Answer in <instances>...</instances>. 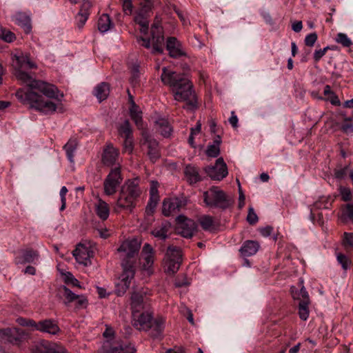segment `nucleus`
<instances>
[{"instance_id": "f704fd0d", "label": "nucleus", "mask_w": 353, "mask_h": 353, "mask_svg": "<svg viewBox=\"0 0 353 353\" xmlns=\"http://www.w3.org/2000/svg\"><path fill=\"white\" fill-rule=\"evenodd\" d=\"M78 143L77 139H70L63 146L68 160L72 163L74 161V152L77 150Z\"/></svg>"}, {"instance_id": "ddd939ff", "label": "nucleus", "mask_w": 353, "mask_h": 353, "mask_svg": "<svg viewBox=\"0 0 353 353\" xmlns=\"http://www.w3.org/2000/svg\"><path fill=\"white\" fill-rule=\"evenodd\" d=\"M0 336L8 342L19 345L27 336L25 330L17 327H8L0 330Z\"/></svg>"}, {"instance_id": "c85d7f7f", "label": "nucleus", "mask_w": 353, "mask_h": 353, "mask_svg": "<svg viewBox=\"0 0 353 353\" xmlns=\"http://www.w3.org/2000/svg\"><path fill=\"white\" fill-rule=\"evenodd\" d=\"M95 212L97 215L103 221L108 219L110 215L109 205L101 198H98L95 203Z\"/></svg>"}, {"instance_id": "0eeeda50", "label": "nucleus", "mask_w": 353, "mask_h": 353, "mask_svg": "<svg viewBox=\"0 0 353 353\" xmlns=\"http://www.w3.org/2000/svg\"><path fill=\"white\" fill-rule=\"evenodd\" d=\"M123 180L121 167L115 166L111 168L103 183L104 194L106 196L114 195L121 185Z\"/></svg>"}, {"instance_id": "9d476101", "label": "nucleus", "mask_w": 353, "mask_h": 353, "mask_svg": "<svg viewBox=\"0 0 353 353\" xmlns=\"http://www.w3.org/2000/svg\"><path fill=\"white\" fill-rule=\"evenodd\" d=\"M140 144L147 148V154L152 162H155L160 157L159 143L153 139L147 130L141 132Z\"/></svg>"}, {"instance_id": "cd10ccee", "label": "nucleus", "mask_w": 353, "mask_h": 353, "mask_svg": "<svg viewBox=\"0 0 353 353\" xmlns=\"http://www.w3.org/2000/svg\"><path fill=\"white\" fill-rule=\"evenodd\" d=\"M259 248L257 241L248 240L245 241L240 248V252L243 256H250L255 254Z\"/></svg>"}, {"instance_id": "8fccbe9b", "label": "nucleus", "mask_w": 353, "mask_h": 353, "mask_svg": "<svg viewBox=\"0 0 353 353\" xmlns=\"http://www.w3.org/2000/svg\"><path fill=\"white\" fill-rule=\"evenodd\" d=\"M220 154V148L216 145H209L206 150V154L210 157H216Z\"/></svg>"}, {"instance_id": "412c9836", "label": "nucleus", "mask_w": 353, "mask_h": 353, "mask_svg": "<svg viewBox=\"0 0 353 353\" xmlns=\"http://www.w3.org/2000/svg\"><path fill=\"white\" fill-rule=\"evenodd\" d=\"M34 330L53 335L60 332L57 323L53 319H45L36 323Z\"/></svg>"}, {"instance_id": "f03ea898", "label": "nucleus", "mask_w": 353, "mask_h": 353, "mask_svg": "<svg viewBox=\"0 0 353 353\" xmlns=\"http://www.w3.org/2000/svg\"><path fill=\"white\" fill-rule=\"evenodd\" d=\"M161 79L164 85L169 86L174 100L185 101L192 108L197 107V99L193 85L183 74L164 67L162 69Z\"/></svg>"}, {"instance_id": "603ef678", "label": "nucleus", "mask_w": 353, "mask_h": 353, "mask_svg": "<svg viewBox=\"0 0 353 353\" xmlns=\"http://www.w3.org/2000/svg\"><path fill=\"white\" fill-rule=\"evenodd\" d=\"M259 221V218L256 215V214L255 213L254 209L252 207H250L248 208V216H247V221L250 224V225H254L256 224Z\"/></svg>"}, {"instance_id": "37998d69", "label": "nucleus", "mask_w": 353, "mask_h": 353, "mask_svg": "<svg viewBox=\"0 0 353 353\" xmlns=\"http://www.w3.org/2000/svg\"><path fill=\"white\" fill-rule=\"evenodd\" d=\"M131 77L130 78V82L132 86H136L139 83V66L134 65L131 68Z\"/></svg>"}, {"instance_id": "5fc2aeb1", "label": "nucleus", "mask_w": 353, "mask_h": 353, "mask_svg": "<svg viewBox=\"0 0 353 353\" xmlns=\"http://www.w3.org/2000/svg\"><path fill=\"white\" fill-rule=\"evenodd\" d=\"M74 302L77 309L84 308L88 305V300L83 295H79Z\"/></svg>"}, {"instance_id": "052dcab7", "label": "nucleus", "mask_w": 353, "mask_h": 353, "mask_svg": "<svg viewBox=\"0 0 353 353\" xmlns=\"http://www.w3.org/2000/svg\"><path fill=\"white\" fill-rule=\"evenodd\" d=\"M68 192V189L65 186H63L61 188L60 190V197H61V205L60 208V211H63L65 209L66 207V198L65 195Z\"/></svg>"}, {"instance_id": "1a4fd4ad", "label": "nucleus", "mask_w": 353, "mask_h": 353, "mask_svg": "<svg viewBox=\"0 0 353 353\" xmlns=\"http://www.w3.org/2000/svg\"><path fill=\"white\" fill-rule=\"evenodd\" d=\"M165 261V270L167 273L174 274L176 272L181 263V250L176 247H168Z\"/></svg>"}, {"instance_id": "f257e3e1", "label": "nucleus", "mask_w": 353, "mask_h": 353, "mask_svg": "<svg viewBox=\"0 0 353 353\" xmlns=\"http://www.w3.org/2000/svg\"><path fill=\"white\" fill-rule=\"evenodd\" d=\"M17 79L26 85V88L19 89L16 92V97L23 104L29 105L46 114L54 112L57 105L54 103L44 99L41 94L48 98L58 99L59 90L57 88L42 81H38L24 72L23 69L37 68L34 62L30 60V56L21 54L14 55Z\"/></svg>"}, {"instance_id": "c03bdc74", "label": "nucleus", "mask_w": 353, "mask_h": 353, "mask_svg": "<svg viewBox=\"0 0 353 353\" xmlns=\"http://www.w3.org/2000/svg\"><path fill=\"white\" fill-rule=\"evenodd\" d=\"M336 259L339 263L341 264L342 268L344 270H347L350 268L351 265V261L346 255L341 253H339L337 254Z\"/></svg>"}, {"instance_id": "7ed1b4c3", "label": "nucleus", "mask_w": 353, "mask_h": 353, "mask_svg": "<svg viewBox=\"0 0 353 353\" xmlns=\"http://www.w3.org/2000/svg\"><path fill=\"white\" fill-rule=\"evenodd\" d=\"M140 244L136 239L123 241L118 252L121 254V267L123 272L119 277L120 281L116 285V294L122 296L130 288L131 281L135 274V265L137 261Z\"/></svg>"}, {"instance_id": "58836bf2", "label": "nucleus", "mask_w": 353, "mask_h": 353, "mask_svg": "<svg viewBox=\"0 0 353 353\" xmlns=\"http://www.w3.org/2000/svg\"><path fill=\"white\" fill-rule=\"evenodd\" d=\"M63 296L64 297V303L66 305H68L70 303L74 302L79 295L72 292L69 288L65 286H63L61 288Z\"/></svg>"}, {"instance_id": "4c0bfd02", "label": "nucleus", "mask_w": 353, "mask_h": 353, "mask_svg": "<svg viewBox=\"0 0 353 353\" xmlns=\"http://www.w3.org/2000/svg\"><path fill=\"white\" fill-rule=\"evenodd\" d=\"M119 134L123 138H129L132 136V130L129 121L125 120L118 128Z\"/></svg>"}, {"instance_id": "a18cd8bd", "label": "nucleus", "mask_w": 353, "mask_h": 353, "mask_svg": "<svg viewBox=\"0 0 353 353\" xmlns=\"http://www.w3.org/2000/svg\"><path fill=\"white\" fill-rule=\"evenodd\" d=\"M135 351V348L130 345L111 348V353H134Z\"/></svg>"}, {"instance_id": "ea45409f", "label": "nucleus", "mask_w": 353, "mask_h": 353, "mask_svg": "<svg viewBox=\"0 0 353 353\" xmlns=\"http://www.w3.org/2000/svg\"><path fill=\"white\" fill-rule=\"evenodd\" d=\"M199 222L204 230H211L214 225L213 217L210 215L202 216Z\"/></svg>"}, {"instance_id": "864d4df0", "label": "nucleus", "mask_w": 353, "mask_h": 353, "mask_svg": "<svg viewBox=\"0 0 353 353\" xmlns=\"http://www.w3.org/2000/svg\"><path fill=\"white\" fill-rule=\"evenodd\" d=\"M134 149L133 137L129 138H124L123 141V150L129 154L132 153Z\"/></svg>"}, {"instance_id": "a211bd4d", "label": "nucleus", "mask_w": 353, "mask_h": 353, "mask_svg": "<svg viewBox=\"0 0 353 353\" xmlns=\"http://www.w3.org/2000/svg\"><path fill=\"white\" fill-rule=\"evenodd\" d=\"M39 257V254L38 251L28 248L21 250L19 252V255L14 258V261L16 265L26 263L35 264Z\"/></svg>"}, {"instance_id": "a878e982", "label": "nucleus", "mask_w": 353, "mask_h": 353, "mask_svg": "<svg viewBox=\"0 0 353 353\" xmlns=\"http://www.w3.org/2000/svg\"><path fill=\"white\" fill-rule=\"evenodd\" d=\"M141 254L144 260L143 267L145 270H148L152 267L154 263V250L150 244L145 243L143 247Z\"/></svg>"}, {"instance_id": "4be33fe9", "label": "nucleus", "mask_w": 353, "mask_h": 353, "mask_svg": "<svg viewBox=\"0 0 353 353\" xmlns=\"http://www.w3.org/2000/svg\"><path fill=\"white\" fill-rule=\"evenodd\" d=\"M166 48L170 57L179 58L185 55L181 43L175 37H169L167 40Z\"/></svg>"}, {"instance_id": "bb28decb", "label": "nucleus", "mask_w": 353, "mask_h": 353, "mask_svg": "<svg viewBox=\"0 0 353 353\" xmlns=\"http://www.w3.org/2000/svg\"><path fill=\"white\" fill-rule=\"evenodd\" d=\"M184 174L188 182L191 185L201 181L199 168L194 165H186L184 170Z\"/></svg>"}, {"instance_id": "5701e85b", "label": "nucleus", "mask_w": 353, "mask_h": 353, "mask_svg": "<svg viewBox=\"0 0 353 353\" xmlns=\"http://www.w3.org/2000/svg\"><path fill=\"white\" fill-rule=\"evenodd\" d=\"M170 229V223L168 221H164L156 225L151 231V234L155 238L164 241L168 237V233Z\"/></svg>"}, {"instance_id": "2eb2a0df", "label": "nucleus", "mask_w": 353, "mask_h": 353, "mask_svg": "<svg viewBox=\"0 0 353 353\" xmlns=\"http://www.w3.org/2000/svg\"><path fill=\"white\" fill-rule=\"evenodd\" d=\"M92 254L93 252L91 250L90 248L81 243H79L75 250L72 252V254L77 262L85 266L91 264L90 258L92 256Z\"/></svg>"}, {"instance_id": "e433bc0d", "label": "nucleus", "mask_w": 353, "mask_h": 353, "mask_svg": "<svg viewBox=\"0 0 353 353\" xmlns=\"http://www.w3.org/2000/svg\"><path fill=\"white\" fill-rule=\"evenodd\" d=\"M334 200L331 198V196H321L319 199L314 202L313 205V208L314 209H329L331 208Z\"/></svg>"}, {"instance_id": "20e7f679", "label": "nucleus", "mask_w": 353, "mask_h": 353, "mask_svg": "<svg viewBox=\"0 0 353 353\" xmlns=\"http://www.w3.org/2000/svg\"><path fill=\"white\" fill-rule=\"evenodd\" d=\"M141 192L137 180L127 181L119 192L114 206V211L119 212L125 210L132 212L135 208L136 200L139 197Z\"/></svg>"}, {"instance_id": "69168bd1", "label": "nucleus", "mask_w": 353, "mask_h": 353, "mask_svg": "<svg viewBox=\"0 0 353 353\" xmlns=\"http://www.w3.org/2000/svg\"><path fill=\"white\" fill-rule=\"evenodd\" d=\"M237 182L239 183V208L241 209L245 205V197L243 192V190H242V189L241 188V185H240L239 181L237 180Z\"/></svg>"}, {"instance_id": "de8ad7c7", "label": "nucleus", "mask_w": 353, "mask_h": 353, "mask_svg": "<svg viewBox=\"0 0 353 353\" xmlns=\"http://www.w3.org/2000/svg\"><path fill=\"white\" fill-rule=\"evenodd\" d=\"M336 41L337 43H341L344 47H350L352 42L344 33H339L337 34Z\"/></svg>"}, {"instance_id": "4d7b16f0", "label": "nucleus", "mask_w": 353, "mask_h": 353, "mask_svg": "<svg viewBox=\"0 0 353 353\" xmlns=\"http://www.w3.org/2000/svg\"><path fill=\"white\" fill-rule=\"evenodd\" d=\"M343 243L345 247L353 248V233L344 232L343 238Z\"/></svg>"}, {"instance_id": "3c124183", "label": "nucleus", "mask_w": 353, "mask_h": 353, "mask_svg": "<svg viewBox=\"0 0 353 353\" xmlns=\"http://www.w3.org/2000/svg\"><path fill=\"white\" fill-rule=\"evenodd\" d=\"M17 323L21 326L32 327L35 329L36 321L32 319L19 317L16 320Z\"/></svg>"}, {"instance_id": "423d86ee", "label": "nucleus", "mask_w": 353, "mask_h": 353, "mask_svg": "<svg viewBox=\"0 0 353 353\" xmlns=\"http://www.w3.org/2000/svg\"><path fill=\"white\" fill-rule=\"evenodd\" d=\"M203 201L205 205L211 208H218L223 210L230 207L233 201L218 187L212 186L209 190L203 192Z\"/></svg>"}, {"instance_id": "6e6552de", "label": "nucleus", "mask_w": 353, "mask_h": 353, "mask_svg": "<svg viewBox=\"0 0 353 353\" xmlns=\"http://www.w3.org/2000/svg\"><path fill=\"white\" fill-rule=\"evenodd\" d=\"M145 3H140L139 9L136 12L134 20L136 23L140 26V32L146 34L149 28L150 14L153 8L154 0H144Z\"/></svg>"}, {"instance_id": "338daca9", "label": "nucleus", "mask_w": 353, "mask_h": 353, "mask_svg": "<svg viewBox=\"0 0 353 353\" xmlns=\"http://www.w3.org/2000/svg\"><path fill=\"white\" fill-rule=\"evenodd\" d=\"M65 283H70L73 286L80 287L79 281L77 279H75L71 274H69L68 275L66 276Z\"/></svg>"}, {"instance_id": "7c9ffc66", "label": "nucleus", "mask_w": 353, "mask_h": 353, "mask_svg": "<svg viewBox=\"0 0 353 353\" xmlns=\"http://www.w3.org/2000/svg\"><path fill=\"white\" fill-rule=\"evenodd\" d=\"M94 95L101 102L107 99L110 93V85L105 82L98 84L94 90Z\"/></svg>"}, {"instance_id": "79ce46f5", "label": "nucleus", "mask_w": 353, "mask_h": 353, "mask_svg": "<svg viewBox=\"0 0 353 353\" xmlns=\"http://www.w3.org/2000/svg\"><path fill=\"white\" fill-rule=\"evenodd\" d=\"M310 303L299 302V314L301 319L306 321L309 316L308 305Z\"/></svg>"}, {"instance_id": "2f4dec72", "label": "nucleus", "mask_w": 353, "mask_h": 353, "mask_svg": "<svg viewBox=\"0 0 353 353\" xmlns=\"http://www.w3.org/2000/svg\"><path fill=\"white\" fill-rule=\"evenodd\" d=\"M157 130L164 137H169L172 132V128L168 120L159 119L156 121Z\"/></svg>"}, {"instance_id": "a19ab883", "label": "nucleus", "mask_w": 353, "mask_h": 353, "mask_svg": "<svg viewBox=\"0 0 353 353\" xmlns=\"http://www.w3.org/2000/svg\"><path fill=\"white\" fill-rule=\"evenodd\" d=\"M16 21L19 25L24 26L27 32L30 31L31 26L29 17L23 13H18L16 15Z\"/></svg>"}, {"instance_id": "dca6fc26", "label": "nucleus", "mask_w": 353, "mask_h": 353, "mask_svg": "<svg viewBox=\"0 0 353 353\" xmlns=\"http://www.w3.org/2000/svg\"><path fill=\"white\" fill-rule=\"evenodd\" d=\"M119 152L112 145H107V147L103 150L101 157V162L105 166H121L119 162Z\"/></svg>"}, {"instance_id": "49530a36", "label": "nucleus", "mask_w": 353, "mask_h": 353, "mask_svg": "<svg viewBox=\"0 0 353 353\" xmlns=\"http://www.w3.org/2000/svg\"><path fill=\"white\" fill-rule=\"evenodd\" d=\"M339 192L341 196V199L343 201H350L352 199V194L350 188L341 186Z\"/></svg>"}, {"instance_id": "4468645a", "label": "nucleus", "mask_w": 353, "mask_h": 353, "mask_svg": "<svg viewBox=\"0 0 353 353\" xmlns=\"http://www.w3.org/2000/svg\"><path fill=\"white\" fill-rule=\"evenodd\" d=\"M205 171L212 179L217 181L222 180L228 174L227 165L222 157L216 159L214 165L206 167Z\"/></svg>"}, {"instance_id": "09e8293b", "label": "nucleus", "mask_w": 353, "mask_h": 353, "mask_svg": "<svg viewBox=\"0 0 353 353\" xmlns=\"http://www.w3.org/2000/svg\"><path fill=\"white\" fill-rule=\"evenodd\" d=\"M0 38L6 42L11 43L15 40L16 37L12 32L8 30H2Z\"/></svg>"}, {"instance_id": "680f3d73", "label": "nucleus", "mask_w": 353, "mask_h": 353, "mask_svg": "<svg viewBox=\"0 0 353 353\" xmlns=\"http://www.w3.org/2000/svg\"><path fill=\"white\" fill-rule=\"evenodd\" d=\"M150 198L159 199L158 194V183L157 181H152L150 188Z\"/></svg>"}, {"instance_id": "c9c22d12", "label": "nucleus", "mask_w": 353, "mask_h": 353, "mask_svg": "<svg viewBox=\"0 0 353 353\" xmlns=\"http://www.w3.org/2000/svg\"><path fill=\"white\" fill-rule=\"evenodd\" d=\"M291 293L294 299L299 300V302L310 303V298L305 288L302 286L299 291L295 288H292Z\"/></svg>"}, {"instance_id": "72a5a7b5", "label": "nucleus", "mask_w": 353, "mask_h": 353, "mask_svg": "<svg viewBox=\"0 0 353 353\" xmlns=\"http://www.w3.org/2000/svg\"><path fill=\"white\" fill-rule=\"evenodd\" d=\"M339 219L343 223H346L348 220L351 221L353 223V204L347 203L341 208V214L339 216Z\"/></svg>"}, {"instance_id": "e2e57ef3", "label": "nucleus", "mask_w": 353, "mask_h": 353, "mask_svg": "<svg viewBox=\"0 0 353 353\" xmlns=\"http://www.w3.org/2000/svg\"><path fill=\"white\" fill-rule=\"evenodd\" d=\"M313 210L314 209L310 210V219L313 223H316L319 225H323L324 223V221L322 213H318L317 218L316 219Z\"/></svg>"}, {"instance_id": "393cba45", "label": "nucleus", "mask_w": 353, "mask_h": 353, "mask_svg": "<svg viewBox=\"0 0 353 353\" xmlns=\"http://www.w3.org/2000/svg\"><path fill=\"white\" fill-rule=\"evenodd\" d=\"M159 199L150 198L145 211V218L143 224H145L146 227L150 225L154 221L153 214L155 212Z\"/></svg>"}, {"instance_id": "c756f323", "label": "nucleus", "mask_w": 353, "mask_h": 353, "mask_svg": "<svg viewBox=\"0 0 353 353\" xmlns=\"http://www.w3.org/2000/svg\"><path fill=\"white\" fill-rule=\"evenodd\" d=\"M130 115L139 129L143 128L142 112L134 100H132V105H130Z\"/></svg>"}, {"instance_id": "9b49d317", "label": "nucleus", "mask_w": 353, "mask_h": 353, "mask_svg": "<svg viewBox=\"0 0 353 353\" xmlns=\"http://www.w3.org/2000/svg\"><path fill=\"white\" fill-rule=\"evenodd\" d=\"M177 233L185 238L192 237L196 230L197 225L194 221L187 218L184 215H179L176 218Z\"/></svg>"}, {"instance_id": "f3484780", "label": "nucleus", "mask_w": 353, "mask_h": 353, "mask_svg": "<svg viewBox=\"0 0 353 353\" xmlns=\"http://www.w3.org/2000/svg\"><path fill=\"white\" fill-rule=\"evenodd\" d=\"M151 34L152 39V52L161 53L164 43V37L163 35L162 28L154 23L151 27Z\"/></svg>"}, {"instance_id": "b1692460", "label": "nucleus", "mask_w": 353, "mask_h": 353, "mask_svg": "<svg viewBox=\"0 0 353 353\" xmlns=\"http://www.w3.org/2000/svg\"><path fill=\"white\" fill-rule=\"evenodd\" d=\"M91 6L92 3L89 1H84L81 5V9L75 17L79 29H81L87 21L90 15L89 10Z\"/></svg>"}, {"instance_id": "13d9d810", "label": "nucleus", "mask_w": 353, "mask_h": 353, "mask_svg": "<svg viewBox=\"0 0 353 353\" xmlns=\"http://www.w3.org/2000/svg\"><path fill=\"white\" fill-rule=\"evenodd\" d=\"M317 34L315 32L307 34L305 39V44L309 47H313L317 40Z\"/></svg>"}, {"instance_id": "bf43d9fd", "label": "nucleus", "mask_w": 353, "mask_h": 353, "mask_svg": "<svg viewBox=\"0 0 353 353\" xmlns=\"http://www.w3.org/2000/svg\"><path fill=\"white\" fill-rule=\"evenodd\" d=\"M341 130L345 133L353 132V124L350 118L345 119L344 123L341 125Z\"/></svg>"}, {"instance_id": "aec40b11", "label": "nucleus", "mask_w": 353, "mask_h": 353, "mask_svg": "<svg viewBox=\"0 0 353 353\" xmlns=\"http://www.w3.org/2000/svg\"><path fill=\"white\" fill-rule=\"evenodd\" d=\"M35 353H69L62 345L48 341H41L36 347Z\"/></svg>"}, {"instance_id": "6ab92c4d", "label": "nucleus", "mask_w": 353, "mask_h": 353, "mask_svg": "<svg viewBox=\"0 0 353 353\" xmlns=\"http://www.w3.org/2000/svg\"><path fill=\"white\" fill-rule=\"evenodd\" d=\"M147 294L146 290L142 289L139 292H134L131 296V307L132 314L140 312L142 310L145 309V305L147 303L145 296Z\"/></svg>"}, {"instance_id": "6e6d98bb", "label": "nucleus", "mask_w": 353, "mask_h": 353, "mask_svg": "<svg viewBox=\"0 0 353 353\" xmlns=\"http://www.w3.org/2000/svg\"><path fill=\"white\" fill-rule=\"evenodd\" d=\"M123 10L125 14L130 15L132 13L133 5L132 0H121Z\"/></svg>"}, {"instance_id": "473e14b6", "label": "nucleus", "mask_w": 353, "mask_h": 353, "mask_svg": "<svg viewBox=\"0 0 353 353\" xmlns=\"http://www.w3.org/2000/svg\"><path fill=\"white\" fill-rule=\"evenodd\" d=\"M97 25L98 30L102 33L106 32L113 26L110 17L107 14H103L100 16Z\"/></svg>"}, {"instance_id": "f8f14e48", "label": "nucleus", "mask_w": 353, "mask_h": 353, "mask_svg": "<svg viewBox=\"0 0 353 353\" xmlns=\"http://www.w3.org/2000/svg\"><path fill=\"white\" fill-rule=\"evenodd\" d=\"M186 205L187 201L183 198L165 199L163 202L162 213L165 216L173 215L185 208Z\"/></svg>"}, {"instance_id": "0e129e2a", "label": "nucleus", "mask_w": 353, "mask_h": 353, "mask_svg": "<svg viewBox=\"0 0 353 353\" xmlns=\"http://www.w3.org/2000/svg\"><path fill=\"white\" fill-rule=\"evenodd\" d=\"M330 49L329 46H326L323 49L316 50L314 53V59L316 62H318L326 53L327 50Z\"/></svg>"}, {"instance_id": "774afa93", "label": "nucleus", "mask_w": 353, "mask_h": 353, "mask_svg": "<svg viewBox=\"0 0 353 353\" xmlns=\"http://www.w3.org/2000/svg\"><path fill=\"white\" fill-rule=\"evenodd\" d=\"M137 42L147 49H149L151 47V42L149 39H145L140 37L137 38Z\"/></svg>"}, {"instance_id": "39448f33", "label": "nucleus", "mask_w": 353, "mask_h": 353, "mask_svg": "<svg viewBox=\"0 0 353 353\" xmlns=\"http://www.w3.org/2000/svg\"><path fill=\"white\" fill-rule=\"evenodd\" d=\"M133 325L139 330H151L154 338H158L164 330L165 320L161 316L153 318L152 313L149 311L133 313Z\"/></svg>"}]
</instances>
